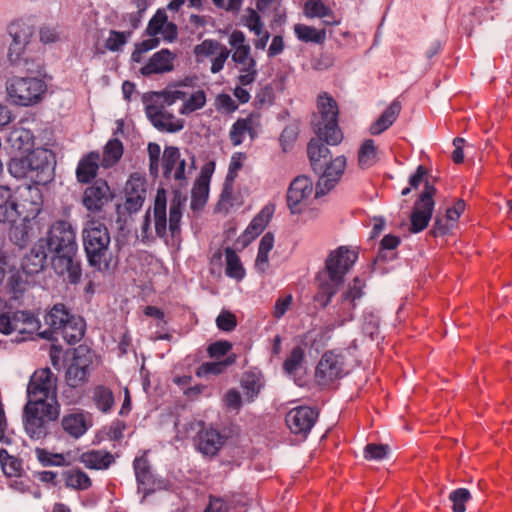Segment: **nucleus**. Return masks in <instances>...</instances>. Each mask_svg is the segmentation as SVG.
<instances>
[{
    "label": "nucleus",
    "mask_w": 512,
    "mask_h": 512,
    "mask_svg": "<svg viewBox=\"0 0 512 512\" xmlns=\"http://www.w3.org/2000/svg\"><path fill=\"white\" fill-rule=\"evenodd\" d=\"M57 382L48 367L35 370L30 377L22 420L24 430L32 440H44L50 434V422L59 418Z\"/></svg>",
    "instance_id": "obj_1"
},
{
    "label": "nucleus",
    "mask_w": 512,
    "mask_h": 512,
    "mask_svg": "<svg viewBox=\"0 0 512 512\" xmlns=\"http://www.w3.org/2000/svg\"><path fill=\"white\" fill-rule=\"evenodd\" d=\"M39 240L43 241L52 255L51 264L54 271L66 276L70 284L79 283L82 269L77 258L76 228L71 221L70 207H63L61 211L53 214L46 236Z\"/></svg>",
    "instance_id": "obj_2"
},
{
    "label": "nucleus",
    "mask_w": 512,
    "mask_h": 512,
    "mask_svg": "<svg viewBox=\"0 0 512 512\" xmlns=\"http://www.w3.org/2000/svg\"><path fill=\"white\" fill-rule=\"evenodd\" d=\"M26 76H13L6 84L10 100L20 106L38 104L47 92L46 82L40 78L43 65L39 56H27L19 66Z\"/></svg>",
    "instance_id": "obj_3"
},
{
    "label": "nucleus",
    "mask_w": 512,
    "mask_h": 512,
    "mask_svg": "<svg viewBox=\"0 0 512 512\" xmlns=\"http://www.w3.org/2000/svg\"><path fill=\"white\" fill-rule=\"evenodd\" d=\"M316 109L311 119L313 132L324 138L327 144L339 145L344 135L338 124L339 107L336 100L328 92H321L317 96Z\"/></svg>",
    "instance_id": "obj_4"
},
{
    "label": "nucleus",
    "mask_w": 512,
    "mask_h": 512,
    "mask_svg": "<svg viewBox=\"0 0 512 512\" xmlns=\"http://www.w3.org/2000/svg\"><path fill=\"white\" fill-rule=\"evenodd\" d=\"M83 244L89 264L99 271L110 268L107 258L110 235L107 227L99 221H88L83 230Z\"/></svg>",
    "instance_id": "obj_5"
},
{
    "label": "nucleus",
    "mask_w": 512,
    "mask_h": 512,
    "mask_svg": "<svg viewBox=\"0 0 512 512\" xmlns=\"http://www.w3.org/2000/svg\"><path fill=\"white\" fill-rule=\"evenodd\" d=\"M231 46V57L235 66L239 69L237 77L238 84L248 86L252 84L257 76V63L251 55V47L246 42L245 34L241 30H234L229 35Z\"/></svg>",
    "instance_id": "obj_6"
},
{
    "label": "nucleus",
    "mask_w": 512,
    "mask_h": 512,
    "mask_svg": "<svg viewBox=\"0 0 512 512\" xmlns=\"http://www.w3.org/2000/svg\"><path fill=\"white\" fill-rule=\"evenodd\" d=\"M358 258L359 247L339 246L328 254L324 268L318 273L342 285Z\"/></svg>",
    "instance_id": "obj_7"
},
{
    "label": "nucleus",
    "mask_w": 512,
    "mask_h": 512,
    "mask_svg": "<svg viewBox=\"0 0 512 512\" xmlns=\"http://www.w3.org/2000/svg\"><path fill=\"white\" fill-rule=\"evenodd\" d=\"M8 31L12 37L8 50V60L11 65L20 66L24 57L38 56L31 42L33 35L31 26L22 21H15L9 25Z\"/></svg>",
    "instance_id": "obj_8"
},
{
    "label": "nucleus",
    "mask_w": 512,
    "mask_h": 512,
    "mask_svg": "<svg viewBox=\"0 0 512 512\" xmlns=\"http://www.w3.org/2000/svg\"><path fill=\"white\" fill-rule=\"evenodd\" d=\"M436 192L437 189L434 185L430 184L429 182L425 183L423 191L419 194L414 202L409 217V231L411 233H420L428 227L434 212V197Z\"/></svg>",
    "instance_id": "obj_9"
},
{
    "label": "nucleus",
    "mask_w": 512,
    "mask_h": 512,
    "mask_svg": "<svg viewBox=\"0 0 512 512\" xmlns=\"http://www.w3.org/2000/svg\"><path fill=\"white\" fill-rule=\"evenodd\" d=\"M365 282L358 276L348 284L335 306V321L341 326L354 318L356 301L364 295Z\"/></svg>",
    "instance_id": "obj_10"
},
{
    "label": "nucleus",
    "mask_w": 512,
    "mask_h": 512,
    "mask_svg": "<svg viewBox=\"0 0 512 512\" xmlns=\"http://www.w3.org/2000/svg\"><path fill=\"white\" fill-rule=\"evenodd\" d=\"M114 198L105 179L99 178L91 183L83 192L82 204L93 217L100 216L107 206Z\"/></svg>",
    "instance_id": "obj_11"
},
{
    "label": "nucleus",
    "mask_w": 512,
    "mask_h": 512,
    "mask_svg": "<svg viewBox=\"0 0 512 512\" xmlns=\"http://www.w3.org/2000/svg\"><path fill=\"white\" fill-rule=\"evenodd\" d=\"M318 417L317 409L310 406H298L288 411L285 423L292 434L306 439Z\"/></svg>",
    "instance_id": "obj_12"
},
{
    "label": "nucleus",
    "mask_w": 512,
    "mask_h": 512,
    "mask_svg": "<svg viewBox=\"0 0 512 512\" xmlns=\"http://www.w3.org/2000/svg\"><path fill=\"white\" fill-rule=\"evenodd\" d=\"M314 190L313 181L305 176H297L289 185L287 191V206L292 214H299L303 211L306 201Z\"/></svg>",
    "instance_id": "obj_13"
},
{
    "label": "nucleus",
    "mask_w": 512,
    "mask_h": 512,
    "mask_svg": "<svg viewBox=\"0 0 512 512\" xmlns=\"http://www.w3.org/2000/svg\"><path fill=\"white\" fill-rule=\"evenodd\" d=\"M260 126V114L250 112L246 117H239L229 129V140L233 146H240L244 143L246 137L254 141L258 136Z\"/></svg>",
    "instance_id": "obj_14"
},
{
    "label": "nucleus",
    "mask_w": 512,
    "mask_h": 512,
    "mask_svg": "<svg viewBox=\"0 0 512 512\" xmlns=\"http://www.w3.org/2000/svg\"><path fill=\"white\" fill-rule=\"evenodd\" d=\"M146 192L147 187L145 177L138 173L131 174L124 187V210L130 215L138 212L143 206L146 198Z\"/></svg>",
    "instance_id": "obj_15"
},
{
    "label": "nucleus",
    "mask_w": 512,
    "mask_h": 512,
    "mask_svg": "<svg viewBox=\"0 0 512 512\" xmlns=\"http://www.w3.org/2000/svg\"><path fill=\"white\" fill-rule=\"evenodd\" d=\"M318 383L322 386H329L335 380L343 376V362L341 356L333 351H326L315 372Z\"/></svg>",
    "instance_id": "obj_16"
},
{
    "label": "nucleus",
    "mask_w": 512,
    "mask_h": 512,
    "mask_svg": "<svg viewBox=\"0 0 512 512\" xmlns=\"http://www.w3.org/2000/svg\"><path fill=\"white\" fill-rule=\"evenodd\" d=\"M345 168L346 157L343 155L331 159L330 162L327 161L323 171L318 173L322 176L316 184L315 197L319 198L329 192L340 180Z\"/></svg>",
    "instance_id": "obj_17"
},
{
    "label": "nucleus",
    "mask_w": 512,
    "mask_h": 512,
    "mask_svg": "<svg viewBox=\"0 0 512 512\" xmlns=\"http://www.w3.org/2000/svg\"><path fill=\"white\" fill-rule=\"evenodd\" d=\"M7 303L0 300V332L9 335L15 331L23 332L26 330L25 327L21 326L24 324L34 325L36 319L33 313L29 311H2V308H6Z\"/></svg>",
    "instance_id": "obj_18"
},
{
    "label": "nucleus",
    "mask_w": 512,
    "mask_h": 512,
    "mask_svg": "<svg viewBox=\"0 0 512 512\" xmlns=\"http://www.w3.org/2000/svg\"><path fill=\"white\" fill-rule=\"evenodd\" d=\"M225 437L214 428H203L195 437V445L199 452L205 456H214L221 449Z\"/></svg>",
    "instance_id": "obj_19"
},
{
    "label": "nucleus",
    "mask_w": 512,
    "mask_h": 512,
    "mask_svg": "<svg viewBox=\"0 0 512 512\" xmlns=\"http://www.w3.org/2000/svg\"><path fill=\"white\" fill-rule=\"evenodd\" d=\"M92 360L75 354L65 371V382L85 386L89 380Z\"/></svg>",
    "instance_id": "obj_20"
},
{
    "label": "nucleus",
    "mask_w": 512,
    "mask_h": 512,
    "mask_svg": "<svg viewBox=\"0 0 512 512\" xmlns=\"http://www.w3.org/2000/svg\"><path fill=\"white\" fill-rule=\"evenodd\" d=\"M100 154L98 151H91L79 160L76 167V179L81 184H90L97 180L100 169Z\"/></svg>",
    "instance_id": "obj_21"
},
{
    "label": "nucleus",
    "mask_w": 512,
    "mask_h": 512,
    "mask_svg": "<svg viewBox=\"0 0 512 512\" xmlns=\"http://www.w3.org/2000/svg\"><path fill=\"white\" fill-rule=\"evenodd\" d=\"M48 253L43 241L38 240L23 258L21 268L25 274L28 276L42 271L46 265Z\"/></svg>",
    "instance_id": "obj_22"
},
{
    "label": "nucleus",
    "mask_w": 512,
    "mask_h": 512,
    "mask_svg": "<svg viewBox=\"0 0 512 512\" xmlns=\"http://www.w3.org/2000/svg\"><path fill=\"white\" fill-rule=\"evenodd\" d=\"M324 138L316 136L307 144V155L312 170L315 173L323 171L331 153Z\"/></svg>",
    "instance_id": "obj_23"
},
{
    "label": "nucleus",
    "mask_w": 512,
    "mask_h": 512,
    "mask_svg": "<svg viewBox=\"0 0 512 512\" xmlns=\"http://www.w3.org/2000/svg\"><path fill=\"white\" fill-rule=\"evenodd\" d=\"M146 112L153 125L159 129L168 132H176L183 128L182 121L165 111L163 107L149 105L147 106Z\"/></svg>",
    "instance_id": "obj_24"
},
{
    "label": "nucleus",
    "mask_w": 512,
    "mask_h": 512,
    "mask_svg": "<svg viewBox=\"0 0 512 512\" xmlns=\"http://www.w3.org/2000/svg\"><path fill=\"white\" fill-rule=\"evenodd\" d=\"M79 462L90 470H107L115 463V457L103 449H90L79 456Z\"/></svg>",
    "instance_id": "obj_25"
},
{
    "label": "nucleus",
    "mask_w": 512,
    "mask_h": 512,
    "mask_svg": "<svg viewBox=\"0 0 512 512\" xmlns=\"http://www.w3.org/2000/svg\"><path fill=\"white\" fill-rule=\"evenodd\" d=\"M173 69V56L168 49H162L149 59V61L140 69L143 76L161 74Z\"/></svg>",
    "instance_id": "obj_26"
},
{
    "label": "nucleus",
    "mask_w": 512,
    "mask_h": 512,
    "mask_svg": "<svg viewBox=\"0 0 512 512\" xmlns=\"http://www.w3.org/2000/svg\"><path fill=\"white\" fill-rule=\"evenodd\" d=\"M401 110V102L398 99L393 100L381 115L370 125V134L380 135L390 128L399 117Z\"/></svg>",
    "instance_id": "obj_27"
},
{
    "label": "nucleus",
    "mask_w": 512,
    "mask_h": 512,
    "mask_svg": "<svg viewBox=\"0 0 512 512\" xmlns=\"http://www.w3.org/2000/svg\"><path fill=\"white\" fill-rule=\"evenodd\" d=\"M317 291L313 296V300L320 308H326L334 295L338 292L341 284L333 282L331 279L324 276V274L317 273L316 275Z\"/></svg>",
    "instance_id": "obj_28"
},
{
    "label": "nucleus",
    "mask_w": 512,
    "mask_h": 512,
    "mask_svg": "<svg viewBox=\"0 0 512 512\" xmlns=\"http://www.w3.org/2000/svg\"><path fill=\"white\" fill-rule=\"evenodd\" d=\"M9 276L5 285H2V293L8 295L10 299H19L27 287V279L24 278L25 272L15 268L12 264L8 271Z\"/></svg>",
    "instance_id": "obj_29"
},
{
    "label": "nucleus",
    "mask_w": 512,
    "mask_h": 512,
    "mask_svg": "<svg viewBox=\"0 0 512 512\" xmlns=\"http://www.w3.org/2000/svg\"><path fill=\"white\" fill-rule=\"evenodd\" d=\"M74 314L62 303L55 304L44 316L45 324L51 334H56Z\"/></svg>",
    "instance_id": "obj_30"
},
{
    "label": "nucleus",
    "mask_w": 512,
    "mask_h": 512,
    "mask_svg": "<svg viewBox=\"0 0 512 512\" xmlns=\"http://www.w3.org/2000/svg\"><path fill=\"white\" fill-rule=\"evenodd\" d=\"M61 426L68 435L78 439L86 433L90 425L83 412H74L63 416Z\"/></svg>",
    "instance_id": "obj_31"
},
{
    "label": "nucleus",
    "mask_w": 512,
    "mask_h": 512,
    "mask_svg": "<svg viewBox=\"0 0 512 512\" xmlns=\"http://www.w3.org/2000/svg\"><path fill=\"white\" fill-rule=\"evenodd\" d=\"M274 235L272 232L265 233L258 246V252L255 259L254 267L256 271L262 275L266 274L270 264H269V253L274 247Z\"/></svg>",
    "instance_id": "obj_32"
},
{
    "label": "nucleus",
    "mask_w": 512,
    "mask_h": 512,
    "mask_svg": "<svg viewBox=\"0 0 512 512\" xmlns=\"http://www.w3.org/2000/svg\"><path fill=\"white\" fill-rule=\"evenodd\" d=\"M84 333V320L79 316L73 315L64 325V327L61 328L60 331L55 335L61 336L66 341V343L72 345L79 342L83 338Z\"/></svg>",
    "instance_id": "obj_33"
},
{
    "label": "nucleus",
    "mask_w": 512,
    "mask_h": 512,
    "mask_svg": "<svg viewBox=\"0 0 512 512\" xmlns=\"http://www.w3.org/2000/svg\"><path fill=\"white\" fill-rule=\"evenodd\" d=\"M17 215V204L13 200L11 189L0 185V222H14Z\"/></svg>",
    "instance_id": "obj_34"
},
{
    "label": "nucleus",
    "mask_w": 512,
    "mask_h": 512,
    "mask_svg": "<svg viewBox=\"0 0 512 512\" xmlns=\"http://www.w3.org/2000/svg\"><path fill=\"white\" fill-rule=\"evenodd\" d=\"M262 374L255 371H247L241 379V387L247 402H253L263 387Z\"/></svg>",
    "instance_id": "obj_35"
},
{
    "label": "nucleus",
    "mask_w": 512,
    "mask_h": 512,
    "mask_svg": "<svg viewBox=\"0 0 512 512\" xmlns=\"http://www.w3.org/2000/svg\"><path fill=\"white\" fill-rule=\"evenodd\" d=\"M225 254V274L232 279L237 281H241L246 276V270L243 266V263L236 253V251L231 247H226L224 249Z\"/></svg>",
    "instance_id": "obj_36"
},
{
    "label": "nucleus",
    "mask_w": 512,
    "mask_h": 512,
    "mask_svg": "<svg viewBox=\"0 0 512 512\" xmlns=\"http://www.w3.org/2000/svg\"><path fill=\"white\" fill-rule=\"evenodd\" d=\"M133 468L139 486L150 489L154 485V478L147 456L144 454L136 457L133 461Z\"/></svg>",
    "instance_id": "obj_37"
},
{
    "label": "nucleus",
    "mask_w": 512,
    "mask_h": 512,
    "mask_svg": "<svg viewBox=\"0 0 512 512\" xmlns=\"http://www.w3.org/2000/svg\"><path fill=\"white\" fill-rule=\"evenodd\" d=\"M92 400L96 408L102 413H110L114 407L113 391L103 384L94 386L92 390Z\"/></svg>",
    "instance_id": "obj_38"
},
{
    "label": "nucleus",
    "mask_w": 512,
    "mask_h": 512,
    "mask_svg": "<svg viewBox=\"0 0 512 512\" xmlns=\"http://www.w3.org/2000/svg\"><path fill=\"white\" fill-rule=\"evenodd\" d=\"M36 157V152H32L27 154L26 157L12 158L8 164L9 172L16 178H23L30 170L42 169L41 165H34V158Z\"/></svg>",
    "instance_id": "obj_39"
},
{
    "label": "nucleus",
    "mask_w": 512,
    "mask_h": 512,
    "mask_svg": "<svg viewBox=\"0 0 512 512\" xmlns=\"http://www.w3.org/2000/svg\"><path fill=\"white\" fill-rule=\"evenodd\" d=\"M63 478L65 486L76 491H85L92 486L91 478L86 472L79 468L65 471Z\"/></svg>",
    "instance_id": "obj_40"
},
{
    "label": "nucleus",
    "mask_w": 512,
    "mask_h": 512,
    "mask_svg": "<svg viewBox=\"0 0 512 512\" xmlns=\"http://www.w3.org/2000/svg\"><path fill=\"white\" fill-rule=\"evenodd\" d=\"M294 33L298 40L305 43L324 44L326 40L325 29H316L315 27L306 24H295L293 27Z\"/></svg>",
    "instance_id": "obj_41"
},
{
    "label": "nucleus",
    "mask_w": 512,
    "mask_h": 512,
    "mask_svg": "<svg viewBox=\"0 0 512 512\" xmlns=\"http://www.w3.org/2000/svg\"><path fill=\"white\" fill-rule=\"evenodd\" d=\"M144 314L155 319V326L158 330L156 331L155 336L152 337L154 341L171 339V335L165 332L167 321L165 320V313L163 310L156 306L148 305L144 308Z\"/></svg>",
    "instance_id": "obj_42"
},
{
    "label": "nucleus",
    "mask_w": 512,
    "mask_h": 512,
    "mask_svg": "<svg viewBox=\"0 0 512 512\" xmlns=\"http://www.w3.org/2000/svg\"><path fill=\"white\" fill-rule=\"evenodd\" d=\"M305 362V349L302 345L295 346L283 362V370L288 375H295Z\"/></svg>",
    "instance_id": "obj_43"
},
{
    "label": "nucleus",
    "mask_w": 512,
    "mask_h": 512,
    "mask_svg": "<svg viewBox=\"0 0 512 512\" xmlns=\"http://www.w3.org/2000/svg\"><path fill=\"white\" fill-rule=\"evenodd\" d=\"M154 222L155 232L157 236L163 237L166 234L167 217H166V198L157 194L154 202Z\"/></svg>",
    "instance_id": "obj_44"
},
{
    "label": "nucleus",
    "mask_w": 512,
    "mask_h": 512,
    "mask_svg": "<svg viewBox=\"0 0 512 512\" xmlns=\"http://www.w3.org/2000/svg\"><path fill=\"white\" fill-rule=\"evenodd\" d=\"M123 151V144L119 139L109 140L103 150L102 165L104 167L114 166L121 159Z\"/></svg>",
    "instance_id": "obj_45"
},
{
    "label": "nucleus",
    "mask_w": 512,
    "mask_h": 512,
    "mask_svg": "<svg viewBox=\"0 0 512 512\" xmlns=\"http://www.w3.org/2000/svg\"><path fill=\"white\" fill-rule=\"evenodd\" d=\"M377 148L373 139H365L358 151V164L362 169L376 163Z\"/></svg>",
    "instance_id": "obj_46"
},
{
    "label": "nucleus",
    "mask_w": 512,
    "mask_h": 512,
    "mask_svg": "<svg viewBox=\"0 0 512 512\" xmlns=\"http://www.w3.org/2000/svg\"><path fill=\"white\" fill-rule=\"evenodd\" d=\"M132 35V31L110 30L108 38L105 40L104 48L99 50L100 53L106 51L118 52L128 42Z\"/></svg>",
    "instance_id": "obj_47"
},
{
    "label": "nucleus",
    "mask_w": 512,
    "mask_h": 512,
    "mask_svg": "<svg viewBox=\"0 0 512 512\" xmlns=\"http://www.w3.org/2000/svg\"><path fill=\"white\" fill-rule=\"evenodd\" d=\"M0 465L5 476L21 477V460L11 456L5 449H0Z\"/></svg>",
    "instance_id": "obj_48"
},
{
    "label": "nucleus",
    "mask_w": 512,
    "mask_h": 512,
    "mask_svg": "<svg viewBox=\"0 0 512 512\" xmlns=\"http://www.w3.org/2000/svg\"><path fill=\"white\" fill-rule=\"evenodd\" d=\"M235 362V356H228L220 362H205L196 369V376L206 377L208 375H220L225 372L228 366Z\"/></svg>",
    "instance_id": "obj_49"
},
{
    "label": "nucleus",
    "mask_w": 512,
    "mask_h": 512,
    "mask_svg": "<svg viewBox=\"0 0 512 512\" xmlns=\"http://www.w3.org/2000/svg\"><path fill=\"white\" fill-rule=\"evenodd\" d=\"M10 140L13 142L15 147L21 154H29L34 152V141L33 136L27 130H16L11 136Z\"/></svg>",
    "instance_id": "obj_50"
},
{
    "label": "nucleus",
    "mask_w": 512,
    "mask_h": 512,
    "mask_svg": "<svg viewBox=\"0 0 512 512\" xmlns=\"http://www.w3.org/2000/svg\"><path fill=\"white\" fill-rule=\"evenodd\" d=\"M35 456L39 463L44 466H65L67 464L66 458L62 453H53L45 448L37 447L34 450Z\"/></svg>",
    "instance_id": "obj_51"
},
{
    "label": "nucleus",
    "mask_w": 512,
    "mask_h": 512,
    "mask_svg": "<svg viewBox=\"0 0 512 512\" xmlns=\"http://www.w3.org/2000/svg\"><path fill=\"white\" fill-rule=\"evenodd\" d=\"M223 45L215 39H205L194 47V55L197 61L201 62L204 58L214 56Z\"/></svg>",
    "instance_id": "obj_52"
},
{
    "label": "nucleus",
    "mask_w": 512,
    "mask_h": 512,
    "mask_svg": "<svg viewBox=\"0 0 512 512\" xmlns=\"http://www.w3.org/2000/svg\"><path fill=\"white\" fill-rule=\"evenodd\" d=\"M180 160V151L177 147L169 146L164 149L162 166L163 176L165 178L171 177L174 168L176 167Z\"/></svg>",
    "instance_id": "obj_53"
},
{
    "label": "nucleus",
    "mask_w": 512,
    "mask_h": 512,
    "mask_svg": "<svg viewBox=\"0 0 512 512\" xmlns=\"http://www.w3.org/2000/svg\"><path fill=\"white\" fill-rule=\"evenodd\" d=\"M84 392V386L65 382L61 392L62 401L66 405H75L81 401Z\"/></svg>",
    "instance_id": "obj_54"
},
{
    "label": "nucleus",
    "mask_w": 512,
    "mask_h": 512,
    "mask_svg": "<svg viewBox=\"0 0 512 512\" xmlns=\"http://www.w3.org/2000/svg\"><path fill=\"white\" fill-rule=\"evenodd\" d=\"M206 104V93L202 89L193 92L189 98L183 103L180 112L189 114L203 108Z\"/></svg>",
    "instance_id": "obj_55"
},
{
    "label": "nucleus",
    "mask_w": 512,
    "mask_h": 512,
    "mask_svg": "<svg viewBox=\"0 0 512 512\" xmlns=\"http://www.w3.org/2000/svg\"><path fill=\"white\" fill-rule=\"evenodd\" d=\"M449 499L452 502L453 512H465L466 503L471 499V494L466 488H458L449 494Z\"/></svg>",
    "instance_id": "obj_56"
},
{
    "label": "nucleus",
    "mask_w": 512,
    "mask_h": 512,
    "mask_svg": "<svg viewBox=\"0 0 512 512\" xmlns=\"http://www.w3.org/2000/svg\"><path fill=\"white\" fill-rule=\"evenodd\" d=\"M214 106L218 112L231 115L238 110L239 103L229 94L220 93L215 98Z\"/></svg>",
    "instance_id": "obj_57"
},
{
    "label": "nucleus",
    "mask_w": 512,
    "mask_h": 512,
    "mask_svg": "<svg viewBox=\"0 0 512 512\" xmlns=\"http://www.w3.org/2000/svg\"><path fill=\"white\" fill-rule=\"evenodd\" d=\"M327 5L322 0H307L304 3L303 12L307 18H324L328 11Z\"/></svg>",
    "instance_id": "obj_58"
},
{
    "label": "nucleus",
    "mask_w": 512,
    "mask_h": 512,
    "mask_svg": "<svg viewBox=\"0 0 512 512\" xmlns=\"http://www.w3.org/2000/svg\"><path fill=\"white\" fill-rule=\"evenodd\" d=\"M209 184L207 182L196 179L192 188V207L203 206L207 200L209 193Z\"/></svg>",
    "instance_id": "obj_59"
},
{
    "label": "nucleus",
    "mask_w": 512,
    "mask_h": 512,
    "mask_svg": "<svg viewBox=\"0 0 512 512\" xmlns=\"http://www.w3.org/2000/svg\"><path fill=\"white\" fill-rule=\"evenodd\" d=\"M244 25L256 36H260L263 32L264 25L260 15L254 9H249L247 15L243 19Z\"/></svg>",
    "instance_id": "obj_60"
},
{
    "label": "nucleus",
    "mask_w": 512,
    "mask_h": 512,
    "mask_svg": "<svg viewBox=\"0 0 512 512\" xmlns=\"http://www.w3.org/2000/svg\"><path fill=\"white\" fill-rule=\"evenodd\" d=\"M389 451V447L386 444L369 443L364 448V458L366 460H382L384 459Z\"/></svg>",
    "instance_id": "obj_61"
},
{
    "label": "nucleus",
    "mask_w": 512,
    "mask_h": 512,
    "mask_svg": "<svg viewBox=\"0 0 512 512\" xmlns=\"http://www.w3.org/2000/svg\"><path fill=\"white\" fill-rule=\"evenodd\" d=\"M427 175H428V169L423 165H419L416 168V171L409 177V186L405 187L401 191V194L403 196H406L411 192V189H418L419 186L424 182V178Z\"/></svg>",
    "instance_id": "obj_62"
},
{
    "label": "nucleus",
    "mask_w": 512,
    "mask_h": 512,
    "mask_svg": "<svg viewBox=\"0 0 512 512\" xmlns=\"http://www.w3.org/2000/svg\"><path fill=\"white\" fill-rule=\"evenodd\" d=\"M216 325L219 330L230 332L236 328L237 318L232 312L223 310L216 318Z\"/></svg>",
    "instance_id": "obj_63"
},
{
    "label": "nucleus",
    "mask_w": 512,
    "mask_h": 512,
    "mask_svg": "<svg viewBox=\"0 0 512 512\" xmlns=\"http://www.w3.org/2000/svg\"><path fill=\"white\" fill-rule=\"evenodd\" d=\"M167 22V15L165 12L158 10L155 15L150 19L148 26L146 28V33L155 37L160 33L164 24Z\"/></svg>",
    "instance_id": "obj_64"
}]
</instances>
